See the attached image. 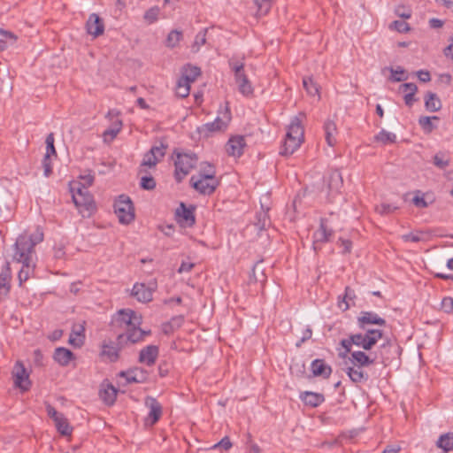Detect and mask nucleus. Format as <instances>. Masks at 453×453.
I'll return each mask as SVG.
<instances>
[{
  "mask_svg": "<svg viewBox=\"0 0 453 453\" xmlns=\"http://www.w3.org/2000/svg\"><path fill=\"white\" fill-rule=\"evenodd\" d=\"M357 323L363 333L352 334L341 341V345L346 352L351 350L352 345L365 350L372 349L383 337V331L379 328H369V325L386 326V320L373 311H361L357 318Z\"/></svg>",
  "mask_w": 453,
  "mask_h": 453,
  "instance_id": "1",
  "label": "nucleus"
},
{
  "mask_svg": "<svg viewBox=\"0 0 453 453\" xmlns=\"http://www.w3.org/2000/svg\"><path fill=\"white\" fill-rule=\"evenodd\" d=\"M69 189L73 202L83 218H89L96 211L94 198L85 184L81 181H71Z\"/></svg>",
  "mask_w": 453,
  "mask_h": 453,
  "instance_id": "2",
  "label": "nucleus"
},
{
  "mask_svg": "<svg viewBox=\"0 0 453 453\" xmlns=\"http://www.w3.org/2000/svg\"><path fill=\"white\" fill-rule=\"evenodd\" d=\"M303 134L304 130L301 119L298 117H295L288 127L280 153L284 156L292 155L303 143Z\"/></svg>",
  "mask_w": 453,
  "mask_h": 453,
  "instance_id": "3",
  "label": "nucleus"
},
{
  "mask_svg": "<svg viewBox=\"0 0 453 453\" xmlns=\"http://www.w3.org/2000/svg\"><path fill=\"white\" fill-rule=\"evenodd\" d=\"M174 154L176 156L174 178L180 183L196 166L198 157L193 152L175 151Z\"/></svg>",
  "mask_w": 453,
  "mask_h": 453,
  "instance_id": "4",
  "label": "nucleus"
},
{
  "mask_svg": "<svg viewBox=\"0 0 453 453\" xmlns=\"http://www.w3.org/2000/svg\"><path fill=\"white\" fill-rule=\"evenodd\" d=\"M167 145L160 142L159 145H154L146 152L139 165L138 174L148 173L150 169H155L157 165L165 157Z\"/></svg>",
  "mask_w": 453,
  "mask_h": 453,
  "instance_id": "5",
  "label": "nucleus"
},
{
  "mask_svg": "<svg viewBox=\"0 0 453 453\" xmlns=\"http://www.w3.org/2000/svg\"><path fill=\"white\" fill-rule=\"evenodd\" d=\"M115 214L119 223L127 225L134 221L135 213L131 198L127 195H120L115 201Z\"/></svg>",
  "mask_w": 453,
  "mask_h": 453,
  "instance_id": "6",
  "label": "nucleus"
},
{
  "mask_svg": "<svg viewBox=\"0 0 453 453\" xmlns=\"http://www.w3.org/2000/svg\"><path fill=\"white\" fill-rule=\"evenodd\" d=\"M35 249L25 237L19 235L14 244L13 259L19 263H33Z\"/></svg>",
  "mask_w": 453,
  "mask_h": 453,
  "instance_id": "7",
  "label": "nucleus"
},
{
  "mask_svg": "<svg viewBox=\"0 0 453 453\" xmlns=\"http://www.w3.org/2000/svg\"><path fill=\"white\" fill-rule=\"evenodd\" d=\"M150 334V331L142 330L139 326L128 328L127 334H119L116 344L119 349L124 345L134 344L144 340L145 336Z\"/></svg>",
  "mask_w": 453,
  "mask_h": 453,
  "instance_id": "8",
  "label": "nucleus"
},
{
  "mask_svg": "<svg viewBox=\"0 0 453 453\" xmlns=\"http://www.w3.org/2000/svg\"><path fill=\"white\" fill-rule=\"evenodd\" d=\"M190 185L202 195H211L219 185V180L197 179L196 175L190 178Z\"/></svg>",
  "mask_w": 453,
  "mask_h": 453,
  "instance_id": "9",
  "label": "nucleus"
},
{
  "mask_svg": "<svg viewBox=\"0 0 453 453\" xmlns=\"http://www.w3.org/2000/svg\"><path fill=\"white\" fill-rule=\"evenodd\" d=\"M116 320L129 328L137 327L142 324V316L131 309H121L117 312Z\"/></svg>",
  "mask_w": 453,
  "mask_h": 453,
  "instance_id": "10",
  "label": "nucleus"
},
{
  "mask_svg": "<svg viewBox=\"0 0 453 453\" xmlns=\"http://www.w3.org/2000/svg\"><path fill=\"white\" fill-rule=\"evenodd\" d=\"M221 116H218L214 121L208 122L204 125V128L210 132L221 131L224 130L230 119H231V112L229 107L227 105L221 107L219 111Z\"/></svg>",
  "mask_w": 453,
  "mask_h": 453,
  "instance_id": "11",
  "label": "nucleus"
},
{
  "mask_svg": "<svg viewBox=\"0 0 453 453\" xmlns=\"http://www.w3.org/2000/svg\"><path fill=\"white\" fill-rule=\"evenodd\" d=\"M12 376L14 379V385L17 388H19L21 391L25 392L29 389L31 386L29 375L21 363H16L12 371Z\"/></svg>",
  "mask_w": 453,
  "mask_h": 453,
  "instance_id": "12",
  "label": "nucleus"
},
{
  "mask_svg": "<svg viewBox=\"0 0 453 453\" xmlns=\"http://www.w3.org/2000/svg\"><path fill=\"white\" fill-rule=\"evenodd\" d=\"M195 209V206L188 207L184 203H180L175 212L177 221L184 226H194L196 223Z\"/></svg>",
  "mask_w": 453,
  "mask_h": 453,
  "instance_id": "13",
  "label": "nucleus"
},
{
  "mask_svg": "<svg viewBox=\"0 0 453 453\" xmlns=\"http://www.w3.org/2000/svg\"><path fill=\"white\" fill-rule=\"evenodd\" d=\"M146 406L150 411L145 418V424L153 426L159 420L162 415L161 404L155 398L148 397L146 399Z\"/></svg>",
  "mask_w": 453,
  "mask_h": 453,
  "instance_id": "14",
  "label": "nucleus"
},
{
  "mask_svg": "<svg viewBox=\"0 0 453 453\" xmlns=\"http://www.w3.org/2000/svg\"><path fill=\"white\" fill-rule=\"evenodd\" d=\"M326 222V219H321L319 229L313 233V249L315 250L319 243L327 242L333 235L334 231L327 226Z\"/></svg>",
  "mask_w": 453,
  "mask_h": 453,
  "instance_id": "15",
  "label": "nucleus"
},
{
  "mask_svg": "<svg viewBox=\"0 0 453 453\" xmlns=\"http://www.w3.org/2000/svg\"><path fill=\"white\" fill-rule=\"evenodd\" d=\"M159 349L156 345H148L141 349L139 362L148 366H152L158 357Z\"/></svg>",
  "mask_w": 453,
  "mask_h": 453,
  "instance_id": "16",
  "label": "nucleus"
},
{
  "mask_svg": "<svg viewBox=\"0 0 453 453\" xmlns=\"http://www.w3.org/2000/svg\"><path fill=\"white\" fill-rule=\"evenodd\" d=\"M86 29L94 37L101 35L104 31L103 19L97 14L92 13L87 20Z\"/></svg>",
  "mask_w": 453,
  "mask_h": 453,
  "instance_id": "17",
  "label": "nucleus"
},
{
  "mask_svg": "<svg viewBox=\"0 0 453 453\" xmlns=\"http://www.w3.org/2000/svg\"><path fill=\"white\" fill-rule=\"evenodd\" d=\"M245 139L243 136L238 135L229 139L226 144V151L230 156L241 157L245 147Z\"/></svg>",
  "mask_w": 453,
  "mask_h": 453,
  "instance_id": "18",
  "label": "nucleus"
},
{
  "mask_svg": "<svg viewBox=\"0 0 453 453\" xmlns=\"http://www.w3.org/2000/svg\"><path fill=\"white\" fill-rule=\"evenodd\" d=\"M131 295L139 302L146 303L152 300V289L143 283H135L132 288Z\"/></svg>",
  "mask_w": 453,
  "mask_h": 453,
  "instance_id": "19",
  "label": "nucleus"
},
{
  "mask_svg": "<svg viewBox=\"0 0 453 453\" xmlns=\"http://www.w3.org/2000/svg\"><path fill=\"white\" fill-rule=\"evenodd\" d=\"M311 370L315 377L328 378L332 373V368L326 365L324 359H315L311 364Z\"/></svg>",
  "mask_w": 453,
  "mask_h": 453,
  "instance_id": "20",
  "label": "nucleus"
},
{
  "mask_svg": "<svg viewBox=\"0 0 453 453\" xmlns=\"http://www.w3.org/2000/svg\"><path fill=\"white\" fill-rule=\"evenodd\" d=\"M229 66L234 74L235 82L246 77L244 73V58L243 57H232L228 61Z\"/></svg>",
  "mask_w": 453,
  "mask_h": 453,
  "instance_id": "21",
  "label": "nucleus"
},
{
  "mask_svg": "<svg viewBox=\"0 0 453 453\" xmlns=\"http://www.w3.org/2000/svg\"><path fill=\"white\" fill-rule=\"evenodd\" d=\"M11 269L7 263L0 273V298H5L10 292Z\"/></svg>",
  "mask_w": 453,
  "mask_h": 453,
  "instance_id": "22",
  "label": "nucleus"
},
{
  "mask_svg": "<svg viewBox=\"0 0 453 453\" xmlns=\"http://www.w3.org/2000/svg\"><path fill=\"white\" fill-rule=\"evenodd\" d=\"M350 353V357L349 360L354 365L365 367L372 365L374 363V358H371L366 353L361 350H357Z\"/></svg>",
  "mask_w": 453,
  "mask_h": 453,
  "instance_id": "23",
  "label": "nucleus"
},
{
  "mask_svg": "<svg viewBox=\"0 0 453 453\" xmlns=\"http://www.w3.org/2000/svg\"><path fill=\"white\" fill-rule=\"evenodd\" d=\"M300 399L304 403L305 405L315 408L324 403L325 396L319 393L305 391L301 393Z\"/></svg>",
  "mask_w": 453,
  "mask_h": 453,
  "instance_id": "24",
  "label": "nucleus"
},
{
  "mask_svg": "<svg viewBox=\"0 0 453 453\" xmlns=\"http://www.w3.org/2000/svg\"><path fill=\"white\" fill-rule=\"evenodd\" d=\"M325 181L330 191H338L343 183L342 173L338 170H332L325 177Z\"/></svg>",
  "mask_w": 453,
  "mask_h": 453,
  "instance_id": "25",
  "label": "nucleus"
},
{
  "mask_svg": "<svg viewBox=\"0 0 453 453\" xmlns=\"http://www.w3.org/2000/svg\"><path fill=\"white\" fill-rule=\"evenodd\" d=\"M364 367L352 365L347 368V374L349 379L355 383L365 382L369 379V375L363 369Z\"/></svg>",
  "mask_w": 453,
  "mask_h": 453,
  "instance_id": "26",
  "label": "nucleus"
},
{
  "mask_svg": "<svg viewBox=\"0 0 453 453\" xmlns=\"http://www.w3.org/2000/svg\"><path fill=\"white\" fill-rule=\"evenodd\" d=\"M113 384L108 380L105 379L99 389V396L100 398L108 405L113 404Z\"/></svg>",
  "mask_w": 453,
  "mask_h": 453,
  "instance_id": "27",
  "label": "nucleus"
},
{
  "mask_svg": "<svg viewBox=\"0 0 453 453\" xmlns=\"http://www.w3.org/2000/svg\"><path fill=\"white\" fill-rule=\"evenodd\" d=\"M54 360L62 366L67 365L74 358L73 353L64 347L57 348L53 355Z\"/></svg>",
  "mask_w": 453,
  "mask_h": 453,
  "instance_id": "28",
  "label": "nucleus"
},
{
  "mask_svg": "<svg viewBox=\"0 0 453 453\" xmlns=\"http://www.w3.org/2000/svg\"><path fill=\"white\" fill-rule=\"evenodd\" d=\"M325 137L326 143L333 147L336 143V125L332 120H326L324 124Z\"/></svg>",
  "mask_w": 453,
  "mask_h": 453,
  "instance_id": "29",
  "label": "nucleus"
},
{
  "mask_svg": "<svg viewBox=\"0 0 453 453\" xmlns=\"http://www.w3.org/2000/svg\"><path fill=\"white\" fill-rule=\"evenodd\" d=\"M196 176L197 179L218 180L216 178V169L214 165L208 162L201 163L199 173Z\"/></svg>",
  "mask_w": 453,
  "mask_h": 453,
  "instance_id": "30",
  "label": "nucleus"
},
{
  "mask_svg": "<svg viewBox=\"0 0 453 453\" xmlns=\"http://www.w3.org/2000/svg\"><path fill=\"white\" fill-rule=\"evenodd\" d=\"M425 105L427 111L435 112L441 107V103L436 94L427 92L425 97Z\"/></svg>",
  "mask_w": 453,
  "mask_h": 453,
  "instance_id": "31",
  "label": "nucleus"
},
{
  "mask_svg": "<svg viewBox=\"0 0 453 453\" xmlns=\"http://www.w3.org/2000/svg\"><path fill=\"white\" fill-rule=\"evenodd\" d=\"M374 141L382 145L395 143L396 142V135L394 133L382 129L374 136Z\"/></svg>",
  "mask_w": 453,
  "mask_h": 453,
  "instance_id": "32",
  "label": "nucleus"
},
{
  "mask_svg": "<svg viewBox=\"0 0 453 453\" xmlns=\"http://www.w3.org/2000/svg\"><path fill=\"white\" fill-rule=\"evenodd\" d=\"M55 426L58 432L64 436L71 435L73 432V427L70 426L67 418L65 416L58 418V420L54 422Z\"/></svg>",
  "mask_w": 453,
  "mask_h": 453,
  "instance_id": "33",
  "label": "nucleus"
},
{
  "mask_svg": "<svg viewBox=\"0 0 453 453\" xmlns=\"http://www.w3.org/2000/svg\"><path fill=\"white\" fill-rule=\"evenodd\" d=\"M200 74V68L188 65L183 68L181 79L192 83Z\"/></svg>",
  "mask_w": 453,
  "mask_h": 453,
  "instance_id": "34",
  "label": "nucleus"
},
{
  "mask_svg": "<svg viewBox=\"0 0 453 453\" xmlns=\"http://www.w3.org/2000/svg\"><path fill=\"white\" fill-rule=\"evenodd\" d=\"M17 36L12 32L0 29V50H5L9 44L16 42Z\"/></svg>",
  "mask_w": 453,
  "mask_h": 453,
  "instance_id": "35",
  "label": "nucleus"
},
{
  "mask_svg": "<svg viewBox=\"0 0 453 453\" xmlns=\"http://www.w3.org/2000/svg\"><path fill=\"white\" fill-rule=\"evenodd\" d=\"M437 446L445 452L453 450V433H448L440 436Z\"/></svg>",
  "mask_w": 453,
  "mask_h": 453,
  "instance_id": "36",
  "label": "nucleus"
},
{
  "mask_svg": "<svg viewBox=\"0 0 453 453\" xmlns=\"http://www.w3.org/2000/svg\"><path fill=\"white\" fill-rule=\"evenodd\" d=\"M34 271V265L33 263H22V267L20 268L18 279L19 281V286H22L23 282L27 281L31 273Z\"/></svg>",
  "mask_w": 453,
  "mask_h": 453,
  "instance_id": "37",
  "label": "nucleus"
},
{
  "mask_svg": "<svg viewBox=\"0 0 453 453\" xmlns=\"http://www.w3.org/2000/svg\"><path fill=\"white\" fill-rule=\"evenodd\" d=\"M140 179V186L142 189L145 190H153L156 188V180L150 175V172L148 173L139 174Z\"/></svg>",
  "mask_w": 453,
  "mask_h": 453,
  "instance_id": "38",
  "label": "nucleus"
},
{
  "mask_svg": "<svg viewBox=\"0 0 453 453\" xmlns=\"http://www.w3.org/2000/svg\"><path fill=\"white\" fill-rule=\"evenodd\" d=\"M391 73L390 81L393 82H400L408 80V74L406 73L405 70L401 67L397 66L395 69L391 67L389 68Z\"/></svg>",
  "mask_w": 453,
  "mask_h": 453,
  "instance_id": "39",
  "label": "nucleus"
},
{
  "mask_svg": "<svg viewBox=\"0 0 453 453\" xmlns=\"http://www.w3.org/2000/svg\"><path fill=\"white\" fill-rule=\"evenodd\" d=\"M355 291L350 288L347 287L345 289V295L342 301H339L338 306L342 311H347L350 307L349 301H353L355 298Z\"/></svg>",
  "mask_w": 453,
  "mask_h": 453,
  "instance_id": "40",
  "label": "nucleus"
},
{
  "mask_svg": "<svg viewBox=\"0 0 453 453\" xmlns=\"http://www.w3.org/2000/svg\"><path fill=\"white\" fill-rule=\"evenodd\" d=\"M22 237H25L27 241L30 242L32 247L35 249V246L43 241V232L41 228L37 227L36 230L31 234H21Z\"/></svg>",
  "mask_w": 453,
  "mask_h": 453,
  "instance_id": "41",
  "label": "nucleus"
},
{
  "mask_svg": "<svg viewBox=\"0 0 453 453\" xmlns=\"http://www.w3.org/2000/svg\"><path fill=\"white\" fill-rule=\"evenodd\" d=\"M236 84L238 86L239 92L243 96H249L253 93L251 83L250 82L247 76L238 81Z\"/></svg>",
  "mask_w": 453,
  "mask_h": 453,
  "instance_id": "42",
  "label": "nucleus"
},
{
  "mask_svg": "<svg viewBox=\"0 0 453 453\" xmlns=\"http://www.w3.org/2000/svg\"><path fill=\"white\" fill-rule=\"evenodd\" d=\"M433 119L438 120L439 118L437 116H423L419 118L418 123L421 126V127L425 130V132L431 133L435 128V126L432 122Z\"/></svg>",
  "mask_w": 453,
  "mask_h": 453,
  "instance_id": "43",
  "label": "nucleus"
},
{
  "mask_svg": "<svg viewBox=\"0 0 453 453\" xmlns=\"http://www.w3.org/2000/svg\"><path fill=\"white\" fill-rule=\"evenodd\" d=\"M182 38V33L178 30L171 31L166 38V46L169 48L176 47Z\"/></svg>",
  "mask_w": 453,
  "mask_h": 453,
  "instance_id": "44",
  "label": "nucleus"
},
{
  "mask_svg": "<svg viewBox=\"0 0 453 453\" xmlns=\"http://www.w3.org/2000/svg\"><path fill=\"white\" fill-rule=\"evenodd\" d=\"M303 85L307 93L311 96L319 95V87L314 82L311 77H304L303 80Z\"/></svg>",
  "mask_w": 453,
  "mask_h": 453,
  "instance_id": "45",
  "label": "nucleus"
},
{
  "mask_svg": "<svg viewBox=\"0 0 453 453\" xmlns=\"http://www.w3.org/2000/svg\"><path fill=\"white\" fill-rule=\"evenodd\" d=\"M84 331V327L82 326H79V330L73 331L69 338V343L75 346L81 347L83 344V336L81 333Z\"/></svg>",
  "mask_w": 453,
  "mask_h": 453,
  "instance_id": "46",
  "label": "nucleus"
},
{
  "mask_svg": "<svg viewBox=\"0 0 453 453\" xmlns=\"http://www.w3.org/2000/svg\"><path fill=\"white\" fill-rule=\"evenodd\" d=\"M184 82L183 79H180L177 84L176 88V94L177 96L184 98L189 95L190 91V82L185 81Z\"/></svg>",
  "mask_w": 453,
  "mask_h": 453,
  "instance_id": "47",
  "label": "nucleus"
},
{
  "mask_svg": "<svg viewBox=\"0 0 453 453\" xmlns=\"http://www.w3.org/2000/svg\"><path fill=\"white\" fill-rule=\"evenodd\" d=\"M159 12V8L157 6H153L145 12L143 19L148 24H152L157 20Z\"/></svg>",
  "mask_w": 453,
  "mask_h": 453,
  "instance_id": "48",
  "label": "nucleus"
},
{
  "mask_svg": "<svg viewBox=\"0 0 453 453\" xmlns=\"http://www.w3.org/2000/svg\"><path fill=\"white\" fill-rule=\"evenodd\" d=\"M45 143H46V153L45 155H48V156H54V157H57V152H56V149H55V146H54V135L52 133L49 134L46 137V140H45Z\"/></svg>",
  "mask_w": 453,
  "mask_h": 453,
  "instance_id": "49",
  "label": "nucleus"
},
{
  "mask_svg": "<svg viewBox=\"0 0 453 453\" xmlns=\"http://www.w3.org/2000/svg\"><path fill=\"white\" fill-rule=\"evenodd\" d=\"M423 235L424 234L422 232L417 231L402 235V239L404 242H419L424 240Z\"/></svg>",
  "mask_w": 453,
  "mask_h": 453,
  "instance_id": "50",
  "label": "nucleus"
},
{
  "mask_svg": "<svg viewBox=\"0 0 453 453\" xmlns=\"http://www.w3.org/2000/svg\"><path fill=\"white\" fill-rule=\"evenodd\" d=\"M398 209L397 206L394 205V204H390V203H381L380 205H377L375 210L378 213H380V215H386V214H390L392 212H394L395 211H396Z\"/></svg>",
  "mask_w": 453,
  "mask_h": 453,
  "instance_id": "51",
  "label": "nucleus"
},
{
  "mask_svg": "<svg viewBox=\"0 0 453 453\" xmlns=\"http://www.w3.org/2000/svg\"><path fill=\"white\" fill-rule=\"evenodd\" d=\"M434 164L440 169H444L449 165V159L445 158L442 153H437L434 157Z\"/></svg>",
  "mask_w": 453,
  "mask_h": 453,
  "instance_id": "52",
  "label": "nucleus"
},
{
  "mask_svg": "<svg viewBox=\"0 0 453 453\" xmlns=\"http://www.w3.org/2000/svg\"><path fill=\"white\" fill-rule=\"evenodd\" d=\"M50 156L44 155L42 158V168H43V174L45 177H49L52 173V165H51V159Z\"/></svg>",
  "mask_w": 453,
  "mask_h": 453,
  "instance_id": "53",
  "label": "nucleus"
},
{
  "mask_svg": "<svg viewBox=\"0 0 453 453\" xmlns=\"http://www.w3.org/2000/svg\"><path fill=\"white\" fill-rule=\"evenodd\" d=\"M206 33L207 29L201 30L195 38L194 46L197 47V50L205 44L206 42Z\"/></svg>",
  "mask_w": 453,
  "mask_h": 453,
  "instance_id": "54",
  "label": "nucleus"
},
{
  "mask_svg": "<svg viewBox=\"0 0 453 453\" xmlns=\"http://www.w3.org/2000/svg\"><path fill=\"white\" fill-rule=\"evenodd\" d=\"M46 411H47V414L48 416L53 419V421L55 422L56 420L58 419V418H61L62 416H64L63 413H60L58 412L52 405H50V403H46Z\"/></svg>",
  "mask_w": 453,
  "mask_h": 453,
  "instance_id": "55",
  "label": "nucleus"
},
{
  "mask_svg": "<svg viewBox=\"0 0 453 453\" xmlns=\"http://www.w3.org/2000/svg\"><path fill=\"white\" fill-rule=\"evenodd\" d=\"M100 356L104 360L111 361V357L113 356V347L109 345H103V349L100 353Z\"/></svg>",
  "mask_w": 453,
  "mask_h": 453,
  "instance_id": "56",
  "label": "nucleus"
},
{
  "mask_svg": "<svg viewBox=\"0 0 453 453\" xmlns=\"http://www.w3.org/2000/svg\"><path fill=\"white\" fill-rule=\"evenodd\" d=\"M400 91L406 93L416 94L418 91V87L415 83L409 82L403 83L399 88Z\"/></svg>",
  "mask_w": 453,
  "mask_h": 453,
  "instance_id": "57",
  "label": "nucleus"
},
{
  "mask_svg": "<svg viewBox=\"0 0 453 453\" xmlns=\"http://www.w3.org/2000/svg\"><path fill=\"white\" fill-rule=\"evenodd\" d=\"M441 309L447 313L452 312L453 298L449 296L444 297L441 301Z\"/></svg>",
  "mask_w": 453,
  "mask_h": 453,
  "instance_id": "58",
  "label": "nucleus"
},
{
  "mask_svg": "<svg viewBox=\"0 0 453 453\" xmlns=\"http://www.w3.org/2000/svg\"><path fill=\"white\" fill-rule=\"evenodd\" d=\"M312 336V330L311 327H306L302 334L301 339L296 343V347H300L304 342L311 339Z\"/></svg>",
  "mask_w": 453,
  "mask_h": 453,
  "instance_id": "59",
  "label": "nucleus"
},
{
  "mask_svg": "<svg viewBox=\"0 0 453 453\" xmlns=\"http://www.w3.org/2000/svg\"><path fill=\"white\" fill-rule=\"evenodd\" d=\"M393 25L395 28L400 33L407 32L410 29L408 23L403 20H395Z\"/></svg>",
  "mask_w": 453,
  "mask_h": 453,
  "instance_id": "60",
  "label": "nucleus"
},
{
  "mask_svg": "<svg viewBox=\"0 0 453 453\" xmlns=\"http://www.w3.org/2000/svg\"><path fill=\"white\" fill-rule=\"evenodd\" d=\"M103 140L105 144L109 146L111 145V143L113 142V128L109 127L104 132Z\"/></svg>",
  "mask_w": 453,
  "mask_h": 453,
  "instance_id": "61",
  "label": "nucleus"
},
{
  "mask_svg": "<svg viewBox=\"0 0 453 453\" xmlns=\"http://www.w3.org/2000/svg\"><path fill=\"white\" fill-rule=\"evenodd\" d=\"M231 447H232V443H231L229 438L226 436L224 437L223 439H221V441L219 442H218L217 444H215L213 446L214 449L221 448V449H224L225 450H228Z\"/></svg>",
  "mask_w": 453,
  "mask_h": 453,
  "instance_id": "62",
  "label": "nucleus"
},
{
  "mask_svg": "<svg viewBox=\"0 0 453 453\" xmlns=\"http://www.w3.org/2000/svg\"><path fill=\"white\" fill-rule=\"evenodd\" d=\"M416 75L422 82H428L431 81L430 73L426 70H419L416 73Z\"/></svg>",
  "mask_w": 453,
  "mask_h": 453,
  "instance_id": "63",
  "label": "nucleus"
},
{
  "mask_svg": "<svg viewBox=\"0 0 453 453\" xmlns=\"http://www.w3.org/2000/svg\"><path fill=\"white\" fill-rule=\"evenodd\" d=\"M412 202L418 208L427 207V203L422 196H414V198L412 199Z\"/></svg>",
  "mask_w": 453,
  "mask_h": 453,
  "instance_id": "64",
  "label": "nucleus"
}]
</instances>
